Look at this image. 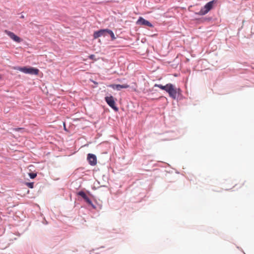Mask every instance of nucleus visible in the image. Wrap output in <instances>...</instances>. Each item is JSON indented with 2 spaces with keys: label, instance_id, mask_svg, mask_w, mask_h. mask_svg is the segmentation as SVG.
Wrapping results in <instances>:
<instances>
[{
  "label": "nucleus",
  "instance_id": "1",
  "mask_svg": "<svg viewBox=\"0 0 254 254\" xmlns=\"http://www.w3.org/2000/svg\"><path fill=\"white\" fill-rule=\"evenodd\" d=\"M217 0H213L207 3L198 12L196 13L199 15H203L207 13L211 9H212L214 5L216 4Z\"/></svg>",
  "mask_w": 254,
  "mask_h": 254
},
{
  "label": "nucleus",
  "instance_id": "2",
  "mask_svg": "<svg viewBox=\"0 0 254 254\" xmlns=\"http://www.w3.org/2000/svg\"><path fill=\"white\" fill-rule=\"evenodd\" d=\"M14 69L19 70L25 73H28L30 74L37 75L39 73V70L34 67H27L26 66L24 67H14Z\"/></svg>",
  "mask_w": 254,
  "mask_h": 254
},
{
  "label": "nucleus",
  "instance_id": "3",
  "mask_svg": "<svg viewBox=\"0 0 254 254\" xmlns=\"http://www.w3.org/2000/svg\"><path fill=\"white\" fill-rule=\"evenodd\" d=\"M180 90L179 88H177L173 84L169 83V86L167 89V92L169 93L171 97L175 99Z\"/></svg>",
  "mask_w": 254,
  "mask_h": 254
},
{
  "label": "nucleus",
  "instance_id": "4",
  "mask_svg": "<svg viewBox=\"0 0 254 254\" xmlns=\"http://www.w3.org/2000/svg\"><path fill=\"white\" fill-rule=\"evenodd\" d=\"M4 33L7 34L12 40L17 43H20L22 41V40L20 37L11 31L5 30L4 31Z\"/></svg>",
  "mask_w": 254,
  "mask_h": 254
},
{
  "label": "nucleus",
  "instance_id": "5",
  "mask_svg": "<svg viewBox=\"0 0 254 254\" xmlns=\"http://www.w3.org/2000/svg\"><path fill=\"white\" fill-rule=\"evenodd\" d=\"M105 101L115 111H118V109L115 106V102L113 96L106 97Z\"/></svg>",
  "mask_w": 254,
  "mask_h": 254
},
{
  "label": "nucleus",
  "instance_id": "6",
  "mask_svg": "<svg viewBox=\"0 0 254 254\" xmlns=\"http://www.w3.org/2000/svg\"><path fill=\"white\" fill-rule=\"evenodd\" d=\"M136 24L138 25L147 26L149 27L153 26L152 24L149 21L144 19L141 17H140L137 20Z\"/></svg>",
  "mask_w": 254,
  "mask_h": 254
},
{
  "label": "nucleus",
  "instance_id": "7",
  "mask_svg": "<svg viewBox=\"0 0 254 254\" xmlns=\"http://www.w3.org/2000/svg\"><path fill=\"white\" fill-rule=\"evenodd\" d=\"M108 29H101L97 31L94 32L93 34V37L94 39H97L101 36H105L106 33H107Z\"/></svg>",
  "mask_w": 254,
  "mask_h": 254
},
{
  "label": "nucleus",
  "instance_id": "8",
  "mask_svg": "<svg viewBox=\"0 0 254 254\" xmlns=\"http://www.w3.org/2000/svg\"><path fill=\"white\" fill-rule=\"evenodd\" d=\"M87 160L89 163L92 166L95 165L97 163V158L95 155L93 154H88L87 156Z\"/></svg>",
  "mask_w": 254,
  "mask_h": 254
},
{
  "label": "nucleus",
  "instance_id": "9",
  "mask_svg": "<svg viewBox=\"0 0 254 254\" xmlns=\"http://www.w3.org/2000/svg\"><path fill=\"white\" fill-rule=\"evenodd\" d=\"M111 87H112L113 89H116L118 90H120L122 88H127L129 87V85L127 84H125L123 85L114 84V85H111Z\"/></svg>",
  "mask_w": 254,
  "mask_h": 254
},
{
  "label": "nucleus",
  "instance_id": "10",
  "mask_svg": "<svg viewBox=\"0 0 254 254\" xmlns=\"http://www.w3.org/2000/svg\"><path fill=\"white\" fill-rule=\"evenodd\" d=\"M169 86V84H167V85L164 86V85H162L161 84H156L154 86L155 87H159V88L162 89V90H165L166 92L167 91V89L168 88Z\"/></svg>",
  "mask_w": 254,
  "mask_h": 254
},
{
  "label": "nucleus",
  "instance_id": "11",
  "mask_svg": "<svg viewBox=\"0 0 254 254\" xmlns=\"http://www.w3.org/2000/svg\"><path fill=\"white\" fill-rule=\"evenodd\" d=\"M107 33L111 36L112 40H114L116 39L115 35L112 30L108 29Z\"/></svg>",
  "mask_w": 254,
  "mask_h": 254
},
{
  "label": "nucleus",
  "instance_id": "12",
  "mask_svg": "<svg viewBox=\"0 0 254 254\" xmlns=\"http://www.w3.org/2000/svg\"><path fill=\"white\" fill-rule=\"evenodd\" d=\"M78 195L81 196L83 199H84L87 195L83 191H80L78 192Z\"/></svg>",
  "mask_w": 254,
  "mask_h": 254
},
{
  "label": "nucleus",
  "instance_id": "13",
  "mask_svg": "<svg viewBox=\"0 0 254 254\" xmlns=\"http://www.w3.org/2000/svg\"><path fill=\"white\" fill-rule=\"evenodd\" d=\"M86 202L88 203L89 205H91L92 206H93L92 202L91 200L89 199V198L87 196L84 199Z\"/></svg>",
  "mask_w": 254,
  "mask_h": 254
},
{
  "label": "nucleus",
  "instance_id": "14",
  "mask_svg": "<svg viewBox=\"0 0 254 254\" xmlns=\"http://www.w3.org/2000/svg\"><path fill=\"white\" fill-rule=\"evenodd\" d=\"M26 186L30 188H33L34 186V183H27Z\"/></svg>",
  "mask_w": 254,
  "mask_h": 254
},
{
  "label": "nucleus",
  "instance_id": "15",
  "mask_svg": "<svg viewBox=\"0 0 254 254\" xmlns=\"http://www.w3.org/2000/svg\"><path fill=\"white\" fill-rule=\"evenodd\" d=\"M37 176V174H35V173H30L29 174V176L30 177V178L31 179H34Z\"/></svg>",
  "mask_w": 254,
  "mask_h": 254
},
{
  "label": "nucleus",
  "instance_id": "16",
  "mask_svg": "<svg viewBox=\"0 0 254 254\" xmlns=\"http://www.w3.org/2000/svg\"><path fill=\"white\" fill-rule=\"evenodd\" d=\"M95 57V56L94 55H91L89 56V58L90 59L93 60Z\"/></svg>",
  "mask_w": 254,
  "mask_h": 254
},
{
  "label": "nucleus",
  "instance_id": "17",
  "mask_svg": "<svg viewBox=\"0 0 254 254\" xmlns=\"http://www.w3.org/2000/svg\"><path fill=\"white\" fill-rule=\"evenodd\" d=\"M240 185H244V183H241Z\"/></svg>",
  "mask_w": 254,
  "mask_h": 254
}]
</instances>
